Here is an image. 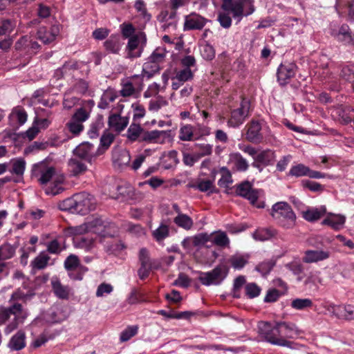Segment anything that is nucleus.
I'll return each instance as SVG.
<instances>
[{
    "label": "nucleus",
    "instance_id": "f257e3e1",
    "mask_svg": "<svg viewBox=\"0 0 354 354\" xmlns=\"http://www.w3.org/2000/svg\"><path fill=\"white\" fill-rule=\"evenodd\" d=\"M221 9L231 12L234 19L240 21L243 16H248L254 11L252 0H223Z\"/></svg>",
    "mask_w": 354,
    "mask_h": 354
},
{
    "label": "nucleus",
    "instance_id": "f03ea898",
    "mask_svg": "<svg viewBox=\"0 0 354 354\" xmlns=\"http://www.w3.org/2000/svg\"><path fill=\"white\" fill-rule=\"evenodd\" d=\"M258 328L259 333L272 344L283 346H290L291 344V342L278 337L279 332L277 323L274 326H272L270 322H260L258 324Z\"/></svg>",
    "mask_w": 354,
    "mask_h": 354
},
{
    "label": "nucleus",
    "instance_id": "7ed1b4c3",
    "mask_svg": "<svg viewBox=\"0 0 354 354\" xmlns=\"http://www.w3.org/2000/svg\"><path fill=\"white\" fill-rule=\"evenodd\" d=\"M228 270V268L226 266L218 265L210 272H200L198 280L205 286L218 285L227 277Z\"/></svg>",
    "mask_w": 354,
    "mask_h": 354
},
{
    "label": "nucleus",
    "instance_id": "20e7f679",
    "mask_svg": "<svg viewBox=\"0 0 354 354\" xmlns=\"http://www.w3.org/2000/svg\"><path fill=\"white\" fill-rule=\"evenodd\" d=\"M147 37L143 32H138L129 38L126 46L127 58L134 59L140 57L146 46Z\"/></svg>",
    "mask_w": 354,
    "mask_h": 354
},
{
    "label": "nucleus",
    "instance_id": "39448f33",
    "mask_svg": "<svg viewBox=\"0 0 354 354\" xmlns=\"http://www.w3.org/2000/svg\"><path fill=\"white\" fill-rule=\"evenodd\" d=\"M236 196L247 198L252 205L257 208L265 207L264 201H258V190L252 189L251 183L248 180L236 185Z\"/></svg>",
    "mask_w": 354,
    "mask_h": 354
},
{
    "label": "nucleus",
    "instance_id": "423d86ee",
    "mask_svg": "<svg viewBox=\"0 0 354 354\" xmlns=\"http://www.w3.org/2000/svg\"><path fill=\"white\" fill-rule=\"evenodd\" d=\"M250 108V102L243 97L240 107L231 111V117L227 121L230 127H237L243 123L245 119L248 116Z\"/></svg>",
    "mask_w": 354,
    "mask_h": 354
},
{
    "label": "nucleus",
    "instance_id": "0eeeda50",
    "mask_svg": "<svg viewBox=\"0 0 354 354\" xmlns=\"http://www.w3.org/2000/svg\"><path fill=\"white\" fill-rule=\"evenodd\" d=\"M74 214L86 215L90 211L95 209V205L91 201L90 194L86 192L74 194Z\"/></svg>",
    "mask_w": 354,
    "mask_h": 354
},
{
    "label": "nucleus",
    "instance_id": "6e6552de",
    "mask_svg": "<svg viewBox=\"0 0 354 354\" xmlns=\"http://www.w3.org/2000/svg\"><path fill=\"white\" fill-rule=\"evenodd\" d=\"M93 156H75L68 162L70 176H79L87 171L86 162L91 164Z\"/></svg>",
    "mask_w": 354,
    "mask_h": 354
},
{
    "label": "nucleus",
    "instance_id": "1a4fd4ad",
    "mask_svg": "<svg viewBox=\"0 0 354 354\" xmlns=\"http://www.w3.org/2000/svg\"><path fill=\"white\" fill-rule=\"evenodd\" d=\"M276 214L288 220V227L295 225L296 216L292 211L291 206L286 202H278L272 207L271 215L273 218H277Z\"/></svg>",
    "mask_w": 354,
    "mask_h": 354
},
{
    "label": "nucleus",
    "instance_id": "9d476101",
    "mask_svg": "<svg viewBox=\"0 0 354 354\" xmlns=\"http://www.w3.org/2000/svg\"><path fill=\"white\" fill-rule=\"evenodd\" d=\"M140 268L138 270V275L141 280L147 279L149 275V268L151 258L149 250L146 248H142L138 253Z\"/></svg>",
    "mask_w": 354,
    "mask_h": 354
},
{
    "label": "nucleus",
    "instance_id": "9b49d317",
    "mask_svg": "<svg viewBox=\"0 0 354 354\" xmlns=\"http://www.w3.org/2000/svg\"><path fill=\"white\" fill-rule=\"evenodd\" d=\"M207 22V19L205 17L196 12H192L190 15L185 16L183 30L185 31L201 30Z\"/></svg>",
    "mask_w": 354,
    "mask_h": 354
},
{
    "label": "nucleus",
    "instance_id": "f8f14e48",
    "mask_svg": "<svg viewBox=\"0 0 354 354\" xmlns=\"http://www.w3.org/2000/svg\"><path fill=\"white\" fill-rule=\"evenodd\" d=\"M296 64L293 63L288 65L281 64L277 69V80L281 86L286 85L289 80L295 75Z\"/></svg>",
    "mask_w": 354,
    "mask_h": 354
},
{
    "label": "nucleus",
    "instance_id": "ddd939ff",
    "mask_svg": "<svg viewBox=\"0 0 354 354\" xmlns=\"http://www.w3.org/2000/svg\"><path fill=\"white\" fill-rule=\"evenodd\" d=\"M51 160V158L48 157L44 161L35 165V167L38 168L41 172L39 182L42 185L48 183L55 174V169L53 167H47V165Z\"/></svg>",
    "mask_w": 354,
    "mask_h": 354
},
{
    "label": "nucleus",
    "instance_id": "4468645a",
    "mask_svg": "<svg viewBox=\"0 0 354 354\" xmlns=\"http://www.w3.org/2000/svg\"><path fill=\"white\" fill-rule=\"evenodd\" d=\"M261 130V124L258 121L252 120L246 133V139L252 142H261L263 139V136L260 133Z\"/></svg>",
    "mask_w": 354,
    "mask_h": 354
},
{
    "label": "nucleus",
    "instance_id": "2eb2a0df",
    "mask_svg": "<svg viewBox=\"0 0 354 354\" xmlns=\"http://www.w3.org/2000/svg\"><path fill=\"white\" fill-rule=\"evenodd\" d=\"M345 221L346 217L344 215L328 213L327 218L322 221V224L329 225L335 230H339L343 227Z\"/></svg>",
    "mask_w": 354,
    "mask_h": 354
},
{
    "label": "nucleus",
    "instance_id": "dca6fc26",
    "mask_svg": "<svg viewBox=\"0 0 354 354\" xmlns=\"http://www.w3.org/2000/svg\"><path fill=\"white\" fill-rule=\"evenodd\" d=\"M116 185L115 191L109 190L110 195L113 198L119 199L120 197L130 196L133 193L132 187L127 183L121 182V183H115Z\"/></svg>",
    "mask_w": 354,
    "mask_h": 354
},
{
    "label": "nucleus",
    "instance_id": "f3484780",
    "mask_svg": "<svg viewBox=\"0 0 354 354\" xmlns=\"http://www.w3.org/2000/svg\"><path fill=\"white\" fill-rule=\"evenodd\" d=\"M102 224L97 225L94 228L93 232L98 234L100 237H113L115 224L111 222L103 221L101 218Z\"/></svg>",
    "mask_w": 354,
    "mask_h": 354
},
{
    "label": "nucleus",
    "instance_id": "a211bd4d",
    "mask_svg": "<svg viewBox=\"0 0 354 354\" xmlns=\"http://www.w3.org/2000/svg\"><path fill=\"white\" fill-rule=\"evenodd\" d=\"M109 126L120 133L128 124L129 119L127 117H121L119 114H113L109 117Z\"/></svg>",
    "mask_w": 354,
    "mask_h": 354
},
{
    "label": "nucleus",
    "instance_id": "6ab92c4d",
    "mask_svg": "<svg viewBox=\"0 0 354 354\" xmlns=\"http://www.w3.org/2000/svg\"><path fill=\"white\" fill-rule=\"evenodd\" d=\"M121 46V38L119 35H112L104 42L106 50L113 54H118Z\"/></svg>",
    "mask_w": 354,
    "mask_h": 354
},
{
    "label": "nucleus",
    "instance_id": "aec40b11",
    "mask_svg": "<svg viewBox=\"0 0 354 354\" xmlns=\"http://www.w3.org/2000/svg\"><path fill=\"white\" fill-rule=\"evenodd\" d=\"M25 339V333L23 330H19L11 337L8 346L12 351H20L26 346Z\"/></svg>",
    "mask_w": 354,
    "mask_h": 354
},
{
    "label": "nucleus",
    "instance_id": "412c9836",
    "mask_svg": "<svg viewBox=\"0 0 354 354\" xmlns=\"http://www.w3.org/2000/svg\"><path fill=\"white\" fill-rule=\"evenodd\" d=\"M329 257L328 252L322 250H306L303 261L305 263H313L322 261Z\"/></svg>",
    "mask_w": 354,
    "mask_h": 354
},
{
    "label": "nucleus",
    "instance_id": "4be33fe9",
    "mask_svg": "<svg viewBox=\"0 0 354 354\" xmlns=\"http://www.w3.org/2000/svg\"><path fill=\"white\" fill-rule=\"evenodd\" d=\"M51 285L54 294L59 299H68L69 298L70 288L68 286H63L58 279L52 280Z\"/></svg>",
    "mask_w": 354,
    "mask_h": 354
},
{
    "label": "nucleus",
    "instance_id": "5701e85b",
    "mask_svg": "<svg viewBox=\"0 0 354 354\" xmlns=\"http://www.w3.org/2000/svg\"><path fill=\"white\" fill-rule=\"evenodd\" d=\"M279 336H285L288 338H292L295 335H298V330L294 324L286 322H279Z\"/></svg>",
    "mask_w": 354,
    "mask_h": 354
},
{
    "label": "nucleus",
    "instance_id": "b1692460",
    "mask_svg": "<svg viewBox=\"0 0 354 354\" xmlns=\"http://www.w3.org/2000/svg\"><path fill=\"white\" fill-rule=\"evenodd\" d=\"M102 223L101 218H96L90 222L85 223L80 226L75 227L74 229L75 234H82L89 232H93L95 227L100 225Z\"/></svg>",
    "mask_w": 354,
    "mask_h": 354
},
{
    "label": "nucleus",
    "instance_id": "393cba45",
    "mask_svg": "<svg viewBox=\"0 0 354 354\" xmlns=\"http://www.w3.org/2000/svg\"><path fill=\"white\" fill-rule=\"evenodd\" d=\"M338 39L347 44H354V35L346 24H343L337 33Z\"/></svg>",
    "mask_w": 354,
    "mask_h": 354
},
{
    "label": "nucleus",
    "instance_id": "a878e982",
    "mask_svg": "<svg viewBox=\"0 0 354 354\" xmlns=\"http://www.w3.org/2000/svg\"><path fill=\"white\" fill-rule=\"evenodd\" d=\"M326 213V207H322L321 209L315 208L303 212V217L309 222H315L318 221Z\"/></svg>",
    "mask_w": 354,
    "mask_h": 354
},
{
    "label": "nucleus",
    "instance_id": "bb28decb",
    "mask_svg": "<svg viewBox=\"0 0 354 354\" xmlns=\"http://www.w3.org/2000/svg\"><path fill=\"white\" fill-rule=\"evenodd\" d=\"M104 120L102 115L97 117L96 120L91 124L88 131V135L90 138H97L99 136V131L104 127Z\"/></svg>",
    "mask_w": 354,
    "mask_h": 354
},
{
    "label": "nucleus",
    "instance_id": "cd10ccee",
    "mask_svg": "<svg viewBox=\"0 0 354 354\" xmlns=\"http://www.w3.org/2000/svg\"><path fill=\"white\" fill-rule=\"evenodd\" d=\"M276 234V230L273 229L263 228L257 230L253 233V237L256 240L263 241L274 236Z\"/></svg>",
    "mask_w": 354,
    "mask_h": 354
},
{
    "label": "nucleus",
    "instance_id": "c85d7f7f",
    "mask_svg": "<svg viewBox=\"0 0 354 354\" xmlns=\"http://www.w3.org/2000/svg\"><path fill=\"white\" fill-rule=\"evenodd\" d=\"M174 222L178 226L185 230H189L193 226V221L187 214H179L174 219Z\"/></svg>",
    "mask_w": 354,
    "mask_h": 354
},
{
    "label": "nucleus",
    "instance_id": "c756f323",
    "mask_svg": "<svg viewBox=\"0 0 354 354\" xmlns=\"http://www.w3.org/2000/svg\"><path fill=\"white\" fill-rule=\"evenodd\" d=\"M50 257L43 252L32 261L31 266L33 269L41 270L47 266Z\"/></svg>",
    "mask_w": 354,
    "mask_h": 354
},
{
    "label": "nucleus",
    "instance_id": "7c9ffc66",
    "mask_svg": "<svg viewBox=\"0 0 354 354\" xmlns=\"http://www.w3.org/2000/svg\"><path fill=\"white\" fill-rule=\"evenodd\" d=\"M170 131H169V132ZM168 133L166 131H143L141 136V140L145 142H156V140L160 137L161 135H165Z\"/></svg>",
    "mask_w": 354,
    "mask_h": 354
},
{
    "label": "nucleus",
    "instance_id": "2f4dec72",
    "mask_svg": "<svg viewBox=\"0 0 354 354\" xmlns=\"http://www.w3.org/2000/svg\"><path fill=\"white\" fill-rule=\"evenodd\" d=\"M143 132V129L139 124L132 123L127 130V138L131 141H136Z\"/></svg>",
    "mask_w": 354,
    "mask_h": 354
},
{
    "label": "nucleus",
    "instance_id": "473e14b6",
    "mask_svg": "<svg viewBox=\"0 0 354 354\" xmlns=\"http://www.w3.org/2000/svg\"><path fill=\"white\" fill-rule=\"evenodd\" d=\"M308 171H309V167L303 165V164H297L292 167L290 169L288 175L292 176H295L297 178L301 176H307L308 174Z\"/></svg>",
    "mask_w": 354,
    "mask_h": 354
},
{
    "label": "nucleus",
    "instance_id": "72a5a7b5",
    "mask_svg": "<svg viewBox=\"0 0 354 354\" xmlns=\"http://www.w3.org/2000/svg\"><path fill=\"white\" fill-rule=\"evenodd\" d=\"M194 77V74L189 68H185L179 71H176L175 77H171L172 80H178L183 84L185 82L192 80Z\"/></svg>",
    "mask_w": 354,
    "mask_h": 354
},
{
    "label": "nucleus",
    "instance_id": "f704fd0d",
    "mask_svg": "<svg viewBox=\"0 0 354 354\" xmlns=\"http://www.w3.org/2000/svg\"><path fill=\"white\" fill-rule=\"evenodd\" d=\"M48 147H54L53 142H34L32 145H29L25 149L24 153L26 154L33 152L35 150H43Z\"/></svg>",
    "mask_w": 354,
    "mask_h": 354
},
{
    "label": "nucleus",
    "instance_id": "c9c22d12",
    "mask_svg": "<svg viewBox=\"0 0 354 354\" xmlns=\"http://www.w3.org/2000/svg\"><path fill=\"white\" fill-rule=\"evenodd\" d=\"M80 262L77 255L70 254L64 261V268L68 271H75L80 266Z\"/></svg>",
    "mask_w": 354,
    "mask_h": 354
},
{
    "label": "nucleus",
    "instance_id": "e433bc0d",
    "mask_svg": "<svg viewBox=\"0 0 354 354\" xmlns=\"http://www.w3.org/2000/svg\"><path fill=\"white\" fill-rule=\"evenodd\" d=\"M313 304L310 299H295L291 302V307L297 310H304L311 308Z\"/></svg>",
    "mask_w": 354,
    "mask_h": 354
},
{
    "label": "nucleus",
    "instance_id": "4c0bfd02",
    "mask_svg": "<svg viewBox=\"0 0 354 354\" xmlns=\"http://www.w3.org/2000/svg\"><path fill=\"white\" fill-rule=\"evenodd\" d=\"M131 156H113L112 160L113 167L117 169H123L129 166Z\"/></svg>",
    "mask_w": 354,
    "mask_h": 354
},
{
    "label": "nucleus",
    "instance_id": "58836bf2",
    "mask_svg": "<svg viewBox=\"0 0 354 354\" xmlns=\"http://www.w3.org/2000/svg\"><path fill=\"white\" fill-rule=\"evenodd\" d=\"M15 27L14 21L6 19L0 20V36L11 32Z\"/></svg>",
    "mask_w": 354,
    "mask_h": 354
},
{
    "label": "nucleus",
    "instance_id": "ea45409f",
    "mask_svg": "<svg viewBox=\"0 0 354 354\" xmlns=\"http://www.w3.org/2000/svg\"><path fill=\"white\" fill-rule=\"evenodd\" d=\"M169 234V228L167 225L161 224L158 228L153 232V236L157 241H161Z\"/></svg>",
    "mask_w": 354,
    "mask_h": 354
},
{
    "label": "nucleus",
    "instance_id": "a19ab883",
    "mask_svg": "<svg viewBox=\"0 0 354 354\" xmlns=\"http://www.w3.org/2000/svg\"><path fill=\"white\" fill-rule=\"evenodd\" d=\"M221 171L223 174L218 184L220 187H227L228 185L232 183L231 173L226 167H221Z\"/></svg>",
    "mask_w": 354,
    "mask_h": 354
},
{
    "label": "nucleus",
    "instance_id": "79ce46f5",
    "mask_svg": "<svg viewBox=\"0 0 354 354\" xmlns=\"http://www.w3.org/2000/svg\"><path fill=\"white\" fill-rule=\"evenodd\" d=\"M229 262L234 269H241L248 263V261L243 256L234 255L230 257Z\"/></svg>",
    "mask_w": 354,
    "mask_h": 354
},
{
    "label": "nucleus",
    "instance_id": "37998d69",
    "mask_svg": "<svg viewBox=\"0 0 354 354\" xmlns=\"http://www.w3.org/2000/svg\"><path fill=\"white\" fill-rule=\"evenodd\" d=\"M74 195L72 197L66 198L58 203V207L62 211L69 212L74 214Z\"/></svg>",
    "mask_w": 354,
    "mask_h": 354
},
{
    "label": "nucleus",
    "instance_id": "c03bdc74",
    "mask_svg": "<svg viewBox=\"0 0 354 354\" xmlns=\"http://www.w3.org/2000/svg\"><path fill=\"white\" fill-rule=\"evenodd\" d=\"M26 162L23 158H19L13 161L11 173L17 176H23L25 171Z\"/></svg>",
    "mask_w": 354,
    "mask_h": 354
},
{
    "label": "nucleus",
    "instance_id": "a18cd8bd",
    "mask_svg": "<svg viewBox=\"0 0 354 354\" xmlns=\"http://www.w3.org/2000/svg\"><path fill=\"white\" fill-rule=\"evenodd\" d=\"M245 294L249 298H254L260 295L261 288L255 283H249L245 287Z\"/></svg>",
    "mask_w": 354,
    "mask_h": 354
},
{
    "label": "nucleus",
    "instance_id": "49530a36",
    "mask_svg": "<svg viewBox=\"0 0 354 354\" xmlns=\"http://www.w3.org/2000/svg\"><path fill=\"white\" fill-rule=\"evenodd\" d=\"M275 266V261H268L259 263L256 270L261 273L262 275L266 276L270 273L273 267Z\"/></svg>",
    "mask_w": 354,
    "mask_h": 354
},
{
    "label": "nucleus",
    "instance_id": "de8ad7c7",
    "mask_svg": "<svg viewBox=\"0 0 354 354\" xmlns=\"http://www.w3.org/2000/svg\"><path fill=\"white\" fill-rule=\"evenodd\" d=\"M212 237V234L207 233H200L193 238V245L194 246H201L207 243Z\"/></svg>",
    "mask_w": 354,
    "mask_h": 354
},
{
    "label": "nucleus",
    "instance_id": "09e8293b",
    "mask_svg": "<svg viewBox=\"0 0 354 354\" xmlns=\"http://www.w3.org/2000/svg\"><path fill=\"white\" fill-rule=\"evenodd\" d=\"M230 241L225 232H221L212 239V243L220 247H225L229 245Z\"/></svg>",
    "mask_w": 354,
    "mask_h": 354
},
{
    "label": "nucleus",
    "instance_id": "8fccbe9b",
    "mask_svg": "<svg viewBox=\"0 0 354 354\" xmlns=\"http://www.w3.org/2000/svg\"><path fill=\"white\" fill-rule=\"evenodd\" d=\"M120 27L122 35L125 39L128 38L129 39L130 37L134 36V35L136 34L135 33L136 29L133 24L131 23H124L120 26Z\"/></svg>",
    "mask_w": 354,
    "mask_h": 354
},
{
    "label": "nucleus",
    "instance_id": "3c124183",
    "mask_svg": "<svg viewBox=\"0 0 354 354\" xmlns=\"http://www.w3.org/2000/svg\"><path fill=\"white\" fill-rule=\"evenodd\" d=\"M138 326H129L124 331L122 332L120 335V341L121 342H127L132 337L136 335L138 332Z\"/></svg>",
    "mask_w": 354,
    "mask_h": 354
},
{
    "label": "nucleus",
    "instance_id": "603ef678",
    "mask_svg": "<svg viewBox=\"0 0 354 354\" xmlns=\"http://www.w3.org/2000/svg\"><path fill=\"white\" fill-rule=\"evenodd\" d=\"M340 76L342 78L344 79L348 82H353L354 81V67L345 66H343L341 72Z\"/></svg>",
    "mask_w": 354,
    "mask_h": 354
},
{
    "label": "nucleus",
    "instance_id": "864d4df0",
    "mask_svg": "<svg viewBox=\"0 0 354 354\" xmlns=\"http://www.w3.org/2000/svg\"><path fill=\"white\" fill-rule=\"evenodd\" d=\"M190 282L191 279L188 276L183 272H180L178 274V279L173 282L172 285L183 288H188L190 286Z\"/></svg>",
    "mask_w": 354,
    "mask_h": 354
},
{
    "label": "nucleus",
    "instance_id": "5fc2aeb1",
    "mask_svg": "<svg viewBox=\"0 0 354 354\" xmlns=\"http://www.w3.org/2000/svg\"><path fill=\"white\" fill-rule=\"evenodd\" d=\"M115 136L113 133L105 130L100 138V145L103 148L108 149L113 142Z\"/></svg>",
    "mask_w": 354,
    "mask_h": 354
},
{
    "label": "nucleus",
    "instance_id": "6e6d98bb",
    "mask_svg": "<svg viewBox=\"0 0 354 354\" xmlns=\"http://www.w3.org/2000/svg\"><path fill=\"white\" fill-rule=\"evenodd\" d=\"M26 317L25 315H15L14 319L6 326V333H9L17 328L19 324L23 323Z\"/></svg>",
    "mask_w": 354,
    "mask_h": 354
},
{
    "label": "nucleus",
    "instance_id": "4d7b16f0",
    "mask_svg": "<svg viewBox=\"0 0 354 354\" xmlns=\"http://www.w3.org/2000/svg\"><path fill=\"white\" fill-rule=\"evenodd\" d=\"M217 20L220 25L224 28H229L232 25V19L229 13L219 12Z\"/></svg>",
    "mask_w": 354,
    "mask_h": 354
},
{
    "label": "nucleus",
    "instance_id": "13d9d810",
    "mask_svg": "<svg viewBox=\"0 0 354 354\" xmlns=\"http://www.w3.org/2000/svg\"><path fill=\"white\" fill-rule=\"evenodd\" d=\"M193 136L192 128L190 125H186L180 128L179 138L181 140H191Z\"/></svg>",
    "mask_w": 354,
    "mask_h": 354
},
{
    "label": "nucleus",
    "instance_id": "bf43d9fd",
    "mask_svg": "<svg viewBox=\"0 0 354 354\" xmlns=\"http://www.w3.org/2000/svg\"><path fill=\"white\" fill-rule=\"evenodd\" d=\"M167 101L165 100L162 96H158L156 101L151 100L149 104V109L150 111H157L162 106L167 105Z\"/></svg>",
    "mask_w": 354,
    "mask_h": 354
},
{
    "label": "nucleus",
    "instance_id": "052dcab7",
    "mask_svg": "<svg viewBox=\"0 0 354 354\" xmlns=\"http://www.w3.org/2000/svg\"><path fill=\"white\" fill-rule=\"evenodd\" d=\"M302 185L304 187L308 188L313 192H320L324 190V186L317 182L306 180L302 181Z\"/></svg>",
    "mask_w": 354,
    "mask_h": 354
},
{
    "label": "nucleus",
    "instance_id": "680f3d73",
    "mask_svg": "<svg viewBox=\"0 0 354 354\" xmlns=\"http://www.w3.org/2000/svg\"><path fill=\"white\" fill-rule=\"evenodd\" d=\"M281 293L279 290L276 288L269 289L264 298V302L266 303H273L277 301L279 298Z\"/></svg>",
    "mask_w": 354,
    "mask_h": 354
},
{
    "label": "nucleus",
    "instance_id": "e2e57ef3",
    "mask_svg": "<svg viewBox=\"0 0 354 354\" xmlns=\"http://www.w3.org/2000/svg\"><path fill=\"white\" fill-rule=\"evenodd\" d=\"M88 88V83L83 80L79 79L73 86V89L78 93L85 94Z\"/></svg>",
    "mask_w": 354,
    "mask_h": 354
},
{
    "label": "nucleus",
    "instance_id": "0e129e2a",
    "mask_svg": "<svg viewBox=\"0 0 354 354\" xmlns=\"http://www.w3.org/2000/svg\"><path fill=\"white\" fill-rule=\"evenodd\" d=\"M2 252V259H8L13 257L15 252V248L10 244H4L1 248Z\"/></svg>",
    "mask_w": 354,
    "mask_h": 354
},
{
    "label": "nucleus",
    "instance_id": "69168bd1",
    "mask_svg": "<svg viewBox=\"0 0 354 354\" xmlns=\"http://www.w3.org/2000/svg\"><path fill=\"white\" fill-rule=\"evenodd\" d=\"M201 55L205 59L212 60L215 56V50L211 45L205 44L201 50Z\"/></svg>",
    "mask_w": 354,
    "mask_h": 354
},
{
    "label": "nucleus",
    "instance_id": "338daca9",
    "mask_svg": "<svg viewBox=\"0 0 354 354\" xmlns=\"http://www.w3.org/2000/svg\"><path fill=\"white\" fill-rule=\"evenodd\" d=\"M110 30L106 28H96L92 33L93 37L96 40H103L109 35Z\"/></svg>",
    "mask_w": 354,
    "mask_h": 354
},
{
    "label": "nucleus",
    "instance_id": "774afa93",
    "mask_svg": "<svg viewBox=\"0 0 354 354\" xmlns=\"http://www.w3.org/2000/svg\"><path fill=\"white\" fill-rule=\"evenodd\" d=\"M89 117V113L84 109L80 108L73 115V119L78 122L86 121Z\"/></svg>",
    "mask_w": 354,
    "mask_h": 354
}]
</instances>
